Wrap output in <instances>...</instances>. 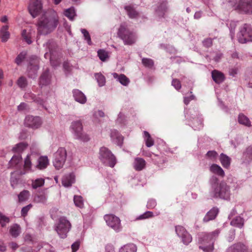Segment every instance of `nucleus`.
Instances as JSON below:
<instances>
[{"label": "nucleus", "instance_id": "nucleus-1", "mask_svg": "<svg viewBox=\"0 0 252 252\" xmlns=\"http://www.w3.org/2000/svg\"><path fill=\"white\" fill-rule=\"evenodd\" d=\"M59 23L58 15L54 10H50L42 14L37 23V41L40 35H46L53 32Z\"/></svg>", "mask_w": 252, "mask_h": 252}, {"label": "nucleus", "instance_id": "nucleus-2", "mask_svg": "<svg viewBox=\"0 0 252 252\" xmlns=\"http://www.w3.org/2000/svg\"><path fill=\"white\" fill-rule=\"evenodd\" d=\"M225 174H214L210 179L211 194L215 198L225 200L230 199V188L224 181Z\"/></svg>", "mask_w": 252, "mask_h": 252}, {"label": "nucleus", "instance_id": "nucleus-3", "mask_svg": "<svg viewBox=\"0 0 252 252\" xmlns=\"http://www.w3.org/2000/svg\"><path fill=\"white\" fill-rule=\"evenodd\" d=\"M220 231H215L207 233L202 232L197 234V244L199 249L204 252H212L214 250V242L218 237Z\"/></svg>", "mask_w": 252, "mask_h": 252}, {"label": "nucleus", "instance_id": "nucleus-4", "mask_svg": "<svg viewBox=\"0 0 252 252\" xmlns=\"http://www.w3.org/2000/svg\"><path fill=\"white\" fill-rule=\"evenodd\" d=\"M117 35L126 45L134 44L137 39L136 33L129 29L127 24L125 22L121 24L118 30Z\"/></svg>", "mask_w": 252, "mask_h": 252}, {"label": "nucleus", "instance_id": "nucleus-5", "mask_svg": "<svg viewBox=\"0 0 252 252\" xmlns=\"http://www.w3.org/2000/svg\"><path fill=\"white\" fill-rule=\"evenodd\" d=\"M71 224L65 217H60L55 224L54 229L58 233L60 238L65 239L67 236V233L70 231Z\"/></svg>", "mask_w": 252, "mask_h": 252}, {"label": "nucleus", "instance_id": "nucleus-6", "mask_svg": "<svg viewBox=\"0 0 252 252\" xmlns=\"http://www.w3.org/2000/svg\"><path fill=\"white\" fill-rule=\"evenodd\" d=\"M98 157L100 161L106 166L113 168L116 164L115 156L106 147H102L100 148Z\"/></svg>", "mask_w": 252, "mask_h": 252}, {"label": "nucleus", "instance_id": "nucleus-7", "mask_svg": "<svg viewBox=\"0 0 252 252\" xmlns=\"http://www.w3.org/2000/svg\"><path fill=\"white\" fill-rule=\"evenodd\" d=\"M238 41L244 44L248 42H252V28L250 24H244L239 28L237 34Z\"/></svg>", "mask_w": 252, "mask_h": 252}, {"label": "nucleus", "instance_id": "nucleus-8", "mask_svg": "<svg viewBox=\"0 0 252 252\" xmlns=\"http://www.w3.org/2000/svg\"><path fill=\"white\" fill-rule=\"evenodd\" d=\"M70 128L76 139L83 142H88L90 140L89 135L83 131L82 123L80 120L72 122Z\"/></svg>", "mask_w": 252, "mask_h": 252}, {"label": "nucleus", "instance_id": "nucleus-9", "mask_svg": "<svg viewBox=\"0 0 252 252\" xmlns=\"http://www.w3.org/2000/svg\"><path fill=\"white\" fill-rule=\"evenodd\" d=\"M67 152L64 148H59L54 154L53 163L56 169L63 167L66 159Z\"/></svg>", "mask_w": 252, "mask_h": 252}, {"label": "nucleus", "instance_id": "nucleus-10", "mask_svg": "<svg viewBox=\"0 0 252 252\" xmlns=\"http://www.w3.org/2000/svg\"><path fill=\"white\" fill-rule=\"evenodd\" d=\"M39 60L35 56H32L30 58L29 64L28 66V76L32 79H35L37 76L39 69Z\"/></svg>", "mask_w": 252, "mask_h": 252}, {"label": "nucleus", "instance_id": "nucleus-11", "mask_svg": "<svg viewBox=\"0 0 252 252\" xmlns=\"http://www.w3.org/2000/svg\"><path fill=\"white\" fill-rule=\"evenodd\" d=\"M35 154H28L24 160V164L22 166L26 172H33L35 170L36 163Z\"/></svg>", "mask_w": 252, "mask_h": 252}, {"label": "nucleus", "instance_id": "nucleus-12", "mask_svg": "<svg viewBox=\"0 0 252 252\" xmlns=\"http://www.w3.org/2000/svg\"><path fill=\"white\" fill-rule=\"evenodd\" d=\"M104 220L107 224L116 232L121 230V227L120 219L113 215H106L104 216Z\"/></svg>", "mask_w": 252, "mask_h": 252}, {"label": "nucleus", "instance_id": "nucleus-13", "mask_svg": "<svg viewBox=\"0 0 252 252\" xmlns=\"http://www.w3.org/2000/svg\"><path fill=\"white\" fill-rule=\"evenodd\" d=\"M24 124L27 127L36 129L41 126L42 121L39 117L29 115L26 117Z\"/></svg>", "mask_w": 252, "mask_h": 252}, {"label": "nucleus", "instance_id": "nucleus-14", "mask_svg": "<svg viewBox=\"0 0 252 252\" xmlns=\"http://www.w3.org/2000/svg\"><path fill=\"white\" fill-rule=\"evenodd\" d=\"M29 13L32 18H35L42 9L41 0H32L28 7Z\"/></svg>", "mask_w": 252, "mask_h": 252}, {"label": "nucleus", "instance_id": "nucleus-15", "mask_svg": "<svg viewBox=\"0 0 252 252\" xmlns=\"http://www.w3.org/2000/svg\"><path fill=\"white\" fill-rule=\"evenodd\" d=\"M175 231L177 235L182 238L183 243L188 245L192 241V237L182 226L178 225L176 226Z\"/></svg>", "mask_w": 252, "mask_h": 252}, {"label": "nucleus", "instance_id": "nucleus-16", "mask_svg": "<svg viewBox=\"0 0 252 252\" xmlns=\"http://www.w3.org/2000/svg\"><path fill=\"white\" fill-rule=\"evenodd\" d=\"M237 8L242 13L252 14V0H240Z\"/></svg>", "mask_w": 252, "mask_h": 252}, {"label": "nucleus", "instance_id": "nucleus-17", "mask_svg": "<svg viewBox=\"0 0 252 252\" xmlns=\"http://www.w3.org/2000/svg\"><path fill=\"white\" fill-rule=\"evenodd\" d=\"M43 46L48 52L51 53L52 56H55L59 60L60 59L59 49L55 41L53 39H49Z\"/></svg>", "mask_w": 252, "mask_h": 252}, {"label": "nucleus", "instance_id": "nucleus-18", "mask_svg": "<svg viewBox=\"0 0 252 252\" xmlns=\"http://www.w3.org/2000/svg\"><path fill=\"white\" fill-rule=\"evenodd\" d=\"M23 161L21 155H14L8 162V167L16 169L22 168Z\"/></svg>", "mask_w": 252, "mask_h": 252}, {"label": "nucleus", "instance_id": "nucleus-19", "mask_svg": "<svg viewBox=\"0 0 252 252\" xmlns=\"http://www.w3.org/2000/svg\"><path fill=\"white\" fill-rule=\"evenodd\" d=\"M167 1H162L158 3L157 8L155 10V15L160 20L164 18L165 12L167 10Z\"/></svg>", "mask_w": 252, "mask_h": 252}, {"label": "nucleus", "instance_id": "nucleus-20", "mask_svg": "<svg viewBox=\"0 0 252 252\" xmlns=\"http://www.w3.org/2000/svg\"><path fill=\"white\" fill-rule=\"evenodd\" d=\"M35 169L43 170L47 168L49 165V159L47 156L36 155Z\"/></svg>", "mask_w": 252, "mask_h": 252}, {"label": "nucleus", "instance_id": "nucleus-21", "mask_svg": "<svg viewBox=\"0 0 252 252\" xmlns=\"http://www.w3.org/2000/svg\"><path fill=\"white\" fill-rule=\"evenodd\" d=\"M51 75L50 74L49 70L45 69L43 71L39 78V86L41 88L43 86L48 85L50 83Z\"/></svg>", "mask_w": 252, "mask_h": 252}, {"label": "nucleus", "instance_id": "nucleus-22", "mask_svg": "<svg viewBox=\"0 0 252 252\" xmlns=\"http://www.w3.org/2000/svg\"><path fill=\"white\" fill-rule=\"evenodd\" d=\"M110 136L113 143L122 147L123 144L124 137L116 129L111 130Z\"/></svg>", "mask_w": 252, "mask_h": 252}, {"label": "nucleus", "instance_id": "nucleus-23", "mask_svg": "<svg viewBox=\"0 0 252 252\" xmlns=\"http://www.w3.org/2000/svg\"><path fill=\"white\" fill-rule=\"evenodd\" d=\"M219 212V208L217 207H214L207 213L203 219V221L206 223L209 222L210 220H215L217 217Z\"/></svg>", "mask_w": 252, "mask_h": 252}, {"label": "nucleus", "instance_id": "nucleus-24", "mask_svg": "<svg viewBox=\"0 0 252 252\" xmlns=\"http://www.w3.org/2000/svg\"><path fill=\"white\" fill-rule=\"evenodd\" d=\"M73 96L75 100L81 104H85L87 101L85 95L79 90L74 89L72 91Z\"/></svg>", "mask_w": 252, "mask_h": 252}, {"label": "nucleus", "instance_id": "nucleus-25", "mask_svg": "<svg viewBox=\"0 0 252 252\" xmlns=\"http://www.w3.org/2000/svg\"><path fill=\"white\" fill-rule=\"evenodd\" d=\"M246 250V245L241 242L235 243L229 247L225 252H244Z\"/></svg>", "mask_w": 252, "mask_h": 252}, {"label": "nucleus", "instance_id": "nucleus-26", "mask_svg": "<svg viewBox=\"0 0 252 252\" xmlns=\"http://www.w3.org/2000/svg\"><path fill=\"white\" fill-rule=\"evenodd\" d=\"M211 74L213 80L217 84H221L225 80V77L224 74L219 70H214Z\"/></svg>", "mask_w": 252, "mask_h": 252}, {"label": "nucleus", "instance_id": "nucleus-27", "mask_svg": "<svg viewBox=\"0 0 252 252\" xmlns=\"http://www.w3.org/2000/svg\"><path fill=\"white\" fill-rule=\"evenodd\" d=\"M74 181V174H64L62 179V185L64 187H71Z\"/></svg>", "mask_w": 252, "mask_h": 252}, {"label": "nucleus", "instance_id": "nucleus-28", "mask_svg": "<svg viewBox=\"0 0 252 252\" xmlns=\"http://www.w3.org/2000/svg\"><path fill=\"white\" fill-rule=\"evenodd\" d=\"M28 144L25 142H21L15 145L11 149L13 153L18 154L17 155H21V154L27 149Z\"/></svg>", "mask_w": 252, "mask_h": 252}, {"label": "nucleus", "instance_id": "nucleus-29", "mask_svg": "<svg viewBox=\"0 0 252 252\" xmlns=\"http://www.w3.org/2000/svg\"><path fill=\"white\" fill-rule=\"evenodd\" d=\"M125 9L126 11L127 14L129 18L136 19L139 17V12L136 10L133 5H126L125 6Z\"/></svg>", "mask_w": 252, "mask_h": 252}, {"label": "nucleus", "instance_id": "nucleus-30", "mask_svg": "<svg viewBox=\"0 0 252 252\" xmlns=\"http://www.w3.org/2000/svg\"><path fill=\"white\" fill-rule=\"evenodd\" d=\"M113 77L116 79L122 85L127 86L129 83V79L124 74L119 75L117 73L112 74Z\"/></svg>", "mask_w": 252, "mask_h": 252}, {"label": "nucleus", "instance_id": "nucleus-31", "mask_svg": "<svg viewBox=\"0 0 252 252\" xmlns=\"http://www.w3.org/2000/svg\"><path fill=\"white\" fill-rule=\"evenodd\" d=\"M8 26H3L0 30V38L3 42H6L9 38L10 33L8 31Z\"/></svg>", "mask_w": 252, "mask_h": 252}, {"label": "nucleus", "instance_id": "nucleus-32", "mask_svg": "<svg viewBox=\"0 0 252 252\" xmlns=\"http://www.w3.org/2000/svg\"><path fill=\"white\" fill-rule=\"evenodd\" d=\"M146 165L145 160L141 158H137L134 161V167L137 171H141L144 169Z\"/></svg>", "mask_w": 252, "mask_h": 252}, {"label": "nucleus", "instance_id": "nucleus-33", "mask_svg": "<svg viewBox=\"0 0 252 252\" xmlns=\"http://www.w3.org/2000/svg\"><path fill=\"white\" fill-rule=\"evenodd\" d=\"M220 160L224 168H228L229 167L231 159L228 156L221 153L220 155Z\"/></svg>", "mask_w": 252, "mask_h": 252}, {"label": "nucleus", "instance_id": "nucleus-34", "mask_svg": "<svg viewBox=\"0 0 252 252\" xmlns=\"http://www.w3.org/2000/svg\"><path fill=\"white\" fill-rule=\"evenodd\" d=\"M137 247L132 243L128 244L122 247L119 252H136Z\"/></svg>", "mask_w": 252, "mask_h": 252}, {"label": "nucleus", "instance_id": "nucleus-35", "mask_svg": "<svg viewBox=\"0 0 252 252\" xmlns=\"http://www.w3.org/2000/svg\"><path fill=\"white\" fill-rule=\"evenodd\" d=\"M238 121L240 124L244 125L248 127H250L252 126L249 119L243 113L239 114Z\"/></svg>", "mask_w": 252, "mask_h": 252}, {"label": "nucleus", "instance_id": "nucleus-36", "mask_svg": "<svg viewBox=\"0 0 252 252\" xmlns=\"http://www.w3.org/2000/svg\"><path fill=\"white\" fill-rule=\"evenodd\" d=\"M21 232L20 225L17 223L14 224L11 226L9 229L10 235L14 238L18 237Z\"/></svg>", "mask_w": 252, "mask_h": 252}, {"label": "nucleus", "instance_id": "nucleus-37", "mask_svg": "<svg viewBox=\"0 0 252 252\" xmlns=\"http://www.w3.org/2000/svg\"><path fill=\"white\" fill-rule=\"evenodd\" d=\"M44 57L46 59L49 58L50 59V63L53 66H58L60 63V62L58 58H56L55 56H53V58H52V56L49 52L45 53L44 54Z\"/></svg>", "mask_w": 252, "mask_h": 252}, {"label": "nucleus", "instance_id": "nucleus-38", "mask_svg": "<svg viewBox=\"0 0 252 252\" xmlns=\"http://www.w3.org/2000/svg\"><path fill=\"white\" fill-rule=\"evenodd\" d=\"M244 219L240 216H236L230 222V224L232 226L242 228L244 225Z\"/></svg>", "mask_w": 252, "mask_h": 252}, {"label": "nucleus", "instance_id": "nucleus-39", "mask_svg": "<svg viewBox=\"0 0 252 252\" xmlns=\"http://www.w3.org/2000/svg\"><path fill=\"white\" fill-rule=\"evenodd\" d=\"M21 174H11L10 178L11 185L13 188L16 187L18 184L21 183Z\"/></svg>", "mask_w": 252, "mask_h": 252}, {"label": "nucleus", "instance_id": "nucleus-40", "mask_svg": "<svg viewBox=\"0 0 252 252\" xmlns=\"http://www.w3.org/2000/svg\"><path fill=\"white\" fill-rule=\"evenodd\" d=\"M144 137L145 144L147 147H151L154 144V141L151 137L150 134L147 131H144Z\"/></svg>", "mask_w": 252, "mask_h": 252}, {"label": "nucleus", "instance_id": "nucleus-41", "mask_svg": "<svg viewBox=\"0 0 252 252\" xmlns=\"http://www.w3.org/2000/svg\"><path fill=\"white\" fill-rule=\"evenodd\" d=\"M64 14L71 21H73L74 17L76 16L75 10L73 7L66 9L64 12Z\"/></svg>", "mask_w": 252, "mask_h": 252}, {"label": "nucleus", "instance_id": "nucleus-42", "mask_svg": "<svg viewBox=\"0 0 252 252\" xmlns=\"http://www.w3.org/2000/svg\"><path fill=\"white\" fill-rule=\"evenodd\" d=\"M243 158L246 162L252 161V146L248 147L243 153Z\"/></svg>", "mask_w": 252, "mask_h": 252}, {"label": "nucleus", "instance_id": "nucleus-43", "mask_svg": "<svg viewBox=\"0 0 252 252\" xmlns=\"http://www.w3.org/2000/svg\"><path fill=\"white\" fill-rule=\"evenodd\" d=\"M94 77L99 87H102L105 85L106 83L105 77L101 73H95Z\"/></svg>", "mask_w": 252, "mask_h": 252}, {"label": "nucleus", "instance_id": "nucleus-44", "mask_svg": "<svg viewBox=\"0 0 252 252\" xmlns=\"http://www.w3.org/2000/svg\"><path fill=\"white\" fill-rule=\"evenodd\" d=\"M75 205L79 208H82L84 206L83 197L80 195H75L73 197Z\"/></svg>", "mask_w": 252, "mask_h": 252}, {"label": "nucleus", "instance_id": "nucleus-45", "mask_svg": "<svg viewBox=\"0 0 252 252\" xmlns=\"http://www.w3.org/2000/svg\"><path fill=\"white\" fill-rule=\"evenodd\" d=\"M30 196V192L27 190H24L18 195L19 202H22L27 200Z\"/></svg>", "mask_w": 252, "mask_h": 252}, {"label": "nucleus", "instance_id": "nucleus-46", "mask_svg": "<svg viewBox=\"0 0 252 252\" xmlns=\"http://www.w3.org/2000/svg\"><path fill=\"white\" fill-rule=\"evenodd\" d=\"M142 63L144 66L149 68H152L154 65V61L150 58H143L142 59Z\"/></svg>", "mask_w": 252, "mask_h": 252}, {"label": "nucleus", "instance_id": "nucleus-47", "mask_svg": "<svg viewBox=\"0 0 252 252\" xmlns=\"http://www.w3.org/2000/svg\"><path fill=\"white\" fill-rule=\"evenodd\" d=\"M210 171L213 173H224L221 167L217 164H213L210 167Z\"/></svg>", "mask_w": 252, "mask_h": 252}, {"label": "nucleus", "instance_id": "nucleus-48", "mask_svg": "<svg viewBox=\"0 0 252 252\" xmlns=\"http://www.w3.org/2000/svg\"><path fill=\"white\" fill-rule=\"evenodd\" d=\"M10 222V219L4 215L0 212V224L2 227L6 226V224Z\"/></svg>", "mask_w": 252, "mask_h": 252}, {"label": "nucleus", "instance_id": "nucleus-49", "mask_svg": "<svg viewBox=\"0 0 252 252\" xmlns=\"http://www.w3.org/2000/svg\"><path fill=\"white\" fill-rule=\"evenodd\" d=\"M81 32L83 34L84 39L87 41L88 45H92L91 36H90L88 31L85 29H81Z\"/></svg>", "mask_w": 252, "mask_h": 252}, {"label": "nucleus", "instance_id": "nucleus-50", "mask_svg": "<svg viewBox=\"0 0 252 252\" xmlns=\"http://www.w3.org/2000/svg\"><path fill=\"white\" fill-rule=\"evenodd\" d=\"M27 52L23 51L21 52L16 58L15 62L17 65H20L26 58Z\"/></svg>", "mask_w": 252, "mask_h": 252}, {"label": "nucleus", "instance_id": "nucleus-51", "mask_svg": "<svg viewBox=\"0 0 252 252\" xmlns=\"http://www.w3.org/2000/svg\"><path fill=\"white\" fill-rule=\"evenodd\" d=\"M17 84L21 88H25L27 86V80L25 77L21 76L17 80Z\"/></svg>", "mask_w": 252, "mask_h": 252}, {"label": "nucleus", "instance_id": "nucleus-52", "mask_svg": "<svg viewBox=\"0 0 252 252\" xmlns=\"http://www.w3.org/2000/svg\"><path fill=\"white\" fill-rule=\"evenodd\" d=\"M44 184V180L42 178L36 179L32 183V187L34 189H36L38 187L42 186Z\"/></svg>", "mask_w": 252, "mask_h": 252}, {"label": "nucleus", "instance_id": "nucleus-53", "mask_svg": "<svg viewBox=\"0 0 252 252\" xmlns=\"http://www.w3.org/2000/svg\"><path fill=\"white\" fill-rule=\"evenodd\" d=\"M153 216V213L151 211H146L142 215L137 217L136 219V220H144L151 218Z\"/></svg>", "mask_w": 252, "mask_h": 252}, {"label": "nucleus", "instance_id": "nucleus-54", "mask_svg": "<svg viewBox=\"0 0 252 252\" xmlns=\"http://www.w3.org/2000/svg\"><path fill=\"white\" fill-rule=\"evenodd\" d=\"M97 55L99 59L103 62L105 61L108 57L107 53L103 49L99 50L97 52Z\"/></svg>", "mask_w": 252, "mask_h": 252}, {"label": "nucleus", "instance_id": "nucleus-55", "mask_svg": "<svg viewBox=\"0 0 252 252\" xmlns=\"http://www.w3.org/2000/svg\"><path fill=\"white\" fill-rule=\"evenodd\" d=\"M218 156V154L215 151H209L206 154V157L211 160H215Z\"/></svg>", "mask_w": 252, "mask_h": 252}, {"label": "nucleus", "instance_id": "nucleus-56", "mask_svg": "<svg viewBox=\"0 0 252 252\" xmlns=\"http://www.w3.org/2000/svg\"><path fill=\"white\" fill-rule=\"evenodd\" d=\"M22 36L24 40L28 44H31L32 41L31 39V36L27 32V31L26 30H24L22 32Z\"/></svg>", "mask_w": 252, "mask_h": 252}, {"label": "nucleus", "instance_id": "nucleus-57", "mask_svg": "<svg viewBox=\"0 0 252 252\" xmlns=\"http://www.w3.org/2000/svg\"><path fill=\"white\" fill-rule=\"evenodd\" d=\"M126 121L125 115L121 112H120L116 120V123L119 124H124Z\"/></svg>", "mask_w": 252, "mask_h": 252}, {"label": "nucleus", "instance_id": "nucleus-58", "mask_svg": "<svg viewBox=\"0 0 252 252\" xmlns=\"http://www.w3.org/2000/svg\"><path fill=\"white\" fill-rule=\"evenodd\" d=\"M202 44L206 48L211 47L213 45V39L211 38H207L202 41Z\"/></svg>", "mask_w": 252, "mask_h": 252}, {"label": "nucleus", "instance_id": "nucleus-59", "mask_svg": "<svg viewBox=\"0 0 252 252\" xmlns=\"http://www.w3.org/2000/svg\"><path fill=\"white\" fill-rule=\"evenodd\" d=\"M30 150L31 153L30 154H35V155H38L39 154V151L37 147V144L35 143H33L31 144Z\"/></svg>", "mask_w": 252, "mask_h": 252}, {"label": "nucleus", "instance_id": "nucleus-60", "mask_svg": "<svg viewBox=\"0 0 252 252\" xmlns=\"http://www.w3.org/2000/svg\"><path fill=\"white\" fill-rule=\"evenodd\" d=\"M32 205L31 204H30L22 208L21 212V216L23 217H25L27 215L28 212L32 207Z\"/></svg>", "mask_w": 252, "mask_h": 252}, {"label": "nucleus", "instance_id": "nucleus-61", "mask_svg": "<svg viewBox=\"0 0 252 252\" xmlns=\"http://www.w3.org/2000/svg\"><path fill=\"white\" fill-rule=\"evenodd\" d=\"M157 205V202L155 199H150L148 200L147 204V207L149 209L154 208Z\"/></svg>", "mask_w": 252, "mask_h": 252}, {"label": "nucleus", "instance_id": "nucleus-62", "mask_svg": "<svg viewBox=\"0 0 252 252\" xmlns=\"http://www.w3.org/2000/svg\"><path fill=\"white\" fill-rule=\"evenodd\" d=\"M172 85L177 90H179L181 88L180 81L177 79H173L172 81Z\"/></svg>", "mask_w": 252, "mask_h": 252}, {"label": "nucleus", "instance_id": "nucleus-63", "mask_svg": "<svg viewBox=\"0 0 252 252\" xmlns=\"http://www.w3.org/2000/svg\"><path fill=\"white\" fill-rule=\"evenodd\" d=\"M235 237V229H231L229 231L228 236L227 237V240L229 242L233 241Z\"/></svg>", "mask_w": 252, "mask_h": 252}, {"label": "nucleus", "instance_id": "nucleus-64", "mask_svg": "<svg viewBox=\"0 0 252 252\" xmlns=\"http://www.w3.org/2000/svg\"><path fill=\"white\" fill-rule=\"evenodd\" d=\"M28 109V105L24 102H22L17 107V109L19 111H25Z\"/></svg>", "mask_w": 252, "mask_h": 252}]
</instances>
